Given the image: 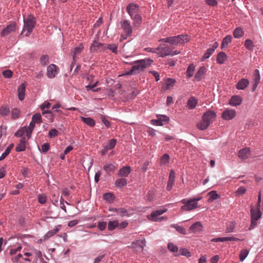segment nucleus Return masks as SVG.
<instances>
[{
    "mask_svg": "<svg viewBox=\"0 0 263 263\" xmlns=\"http://www.w3.org/2000/svg\"><path fill=\"white\" fill-rule=\"evenodd\" d=\"M216 117V113L215 111L208 110L203 114L201 120L197 123V127L200 130L206 129Z\"/></svg>",
    "mask_w": 263,
    "mask_h": 263,
    "instance_id": "f257e3e1",
    "label": "nucleus"
},
{
    "mask_svg": "<svg viewBox=\"0 0 263 263\" xmlns=\"http://www.w3.org/2000/svg\"><path fill=\"white\" fill-rule=\"evenodd\" d=\"M152 61L149 59H143L138 60L134 62L133 63L134 65L130 71H129L126 74L130 75L133 74H136L139 73L140 71H142L147 66L149 65Z\"/></svg>",
    "mask_w": 263,
    "mask_h": 263,
    "instance_id": "f03ea898",
    "label": "nucleus"
},
{
    "mask_svg": "<svg viewBox=\"0 0 263 263\" xmlns=\"http://www.w3.org/2000/svg\"><path fill=\"white\" fill-rule=\"evenodd\" d=\"M36 23L35 17L31 14L28 15L26 18H24V25L22 33L26 30L27 31L25 36H29L34 28Z\"/></svg>",
    "mask_w": 263,
    "mask_h": 263,
    "instance_id": "7ed1b4c3",
    "label": "nucleus"
},
{
    "mask_svg": "<svg viewBox=\"0 0 263 263\" xmlns=\"http://www.w3.org/2000/svg\"><path fill=\"white\" fill-rule=\"evenodd\" d=\"M157 54H158L161 57H164L167 55H173L177 54L175 51L172 50V48L171 46L168 45L167 43L160 44L158 47Z\"/></svg>",
    "mask_w": 263,
    "mask_h": 263,
    "instance_id": "20e7f679",
    "label": "nucleus"
},
{
    "mask_svg": "<svg viewBox=\"0 0 263 263\" xmlns=\"http://www.w3.org/2000/svg\"><path fill=\"white\" fill-rule=\"evenodd\" d=\"M199 198L182 200V211H191L199 208L198 201Z\"/></svg>",
    "mask_w": 263,
    "mask_h": 263,
    "instance_id": "39448f33",
    "label": "nucleus"
},
{
    "mask_svg": "<svg viewBox=\"0 0 263 263\" xmlns=\"http://www.w3.org/2000/svg\"><path fill=\"white\" fill-rule=\"evenodd\" d=\"M35 123L32 120H31V122H30L29 126L28 127H24V128H22L21 130H20L19 131L15 133V135L16 136L21 137L24 134L26 133V135L28 137V139H29L31 137L32 132L35 127Z\"/></svg>",
    "mask_w": 263,
    "mask_h": 263,
    "instance_id": "423d86ee",
    "label": "nucleus"
},
{
    "mask_svg": "<svg viewBox=\"0 0 263 263\" xmlns=\"http://www.w3.org/2000/svg\"><path fill=\"white\" fill-rule=\"evenodd\" d=\"M166 211V210L164 209H161L159 210H156L155 211H153L150 215L148 216V218L153 221H161L163 219H165L166 218L164 217H159L161 215L163 214Z\"/></svg>",
    "mask_w": 263,
    "mask_h": 263,
    "instance_id": "0eeeda50",
    "label": "nucleus"
},
{
    "mask_svg": "<svg viewBox=\"0 0 263 263\" xmlns=\"http://www.w3.org/2000/svg\"><path fill=\"white\" fill-rule=\"evenodd\" d=\"M120 24L121 28L126 34V37L123 39H126L127 37L130 36L132 34L133 30L130 22L127 20H123L121 22Z\"/></svg>",
    "mask_w": 263,
    "mask_h": 263,
    "instance_id": "6e6552de",
    "label": "nucleus"
},
{
    "mask_svg": "<svg viewBox=\"0 0 263 263\" xmlns=\"http://www.w3.org/2000/svg\"><path fill=\"white\" fill-rule=\"evenodd\" d=\"M236 116V111L232 108H227L221 114V118L224 120H231Z\"/></svg>",
    "mask_w": 263,
    "mask_h": 263,
    "instance_id": "1a4fd4ad",
    "label": "nucleus"
},
{
    "mask_svg": "<svg viewBox=\"0 0 263 263\" xmlns=\"http://www.w3.org/2000/svg\"><path fill=\"white\" fill-rule=\"evenodd\" d=\"M16 29V24L15 22H12L4 28L1 32L2 36H6L9 34L15 32Z\"/></svg>",
    "mask_w": 263,
    "mask_h": 263,
    "instance_id": "9d476101",
    "label": "nucleus"
},
{
    "mask_svg": "<svg viewBox=\"0 0 263 263\" xmlns=\"http://www.w3.org/2000/svg\"><path fill=\"white\" fill-rule=\"evenodd\" d=\"M127 11L129 14L131 18L138 14L139 12V8L138 5L134 3L129 4L127 7Z\"/></svg>",
    "mask_w": 263,
    "mask_h": 263,
    "instance_id": "9b49d317",
    "label": "nucleus"
},
{
    "mask_svg": "<svg viewBox=\"0 0 263 263\" xmlns=\"http://www.w3.org/2000/svg\"><path fill=\"white\" fill-rule=\"evenodd\" d=\"M218 43L216 42H214L211 46V47L206 50L205 53H204V54H203V56L202 57L201 60L203 61L205 59L209 58L211 57V55L213 54L215 50L218 47Z\"/></svg>",
    "mask_w": 263,
    "mask_h": 263,
    "instance_id": "f8f14e48",
    "label": "nucleus"
},
{
    "mask_svg": "<svg viewBox=\"0 0 263 263\" xmlns=\"http://www.w3.org/2000/svg\"><path fill=\"white\" fill-rule=\"evenodd\" d=\"M181 41V36L180 35L177 36H174L172 37H167L166 39H162L159 40V41L164 42L165 43H168L172 45H177Z\"/></svg>",
    "mask_w": 263,
    "mask_h": 263,
    "instance_id": "ddd939ff",
    "label": "nucleus"
},
{
    "mask_svg": "<svg viewBox=\"0 0 263 263\" xmlns=\"http://www.w3.org/2000/svg\"><path fill=\"white\" fill-rule=\"evenodd\" d=\"M251 155L250 149L249 147H245L238 152V157L242 160L248 159Z\"/></svg>",
    "mask_w": 263,
    "mask_h": 263,
    "instance_id": "4468645a",
    "label": "nucleus"
},
{
    "mask_svg": "<svg viewBox=\"0 0 263 263\" xmlns=\"http://www.w3.org/2000/svg\"><path fill=\"white\" fill-rule=\"evenodd\" d=\"M169 120L168 117L164 115L158 116V120H152V122L153 124L162 126L163 125V122H167Z\"/></svg>",
    "mask_w": 263,
    "mask_h": 263,
    "instance_id": "2eb2a0df",
    "label": "nucleus"
},
{
    "mask_svg": "<svg viewBox=\"0 0 263 263\" xmlns=\"http://www.w3.org/2000/svg\"><path fill=\"white\" fill-rule=\"evenodd\" d=\"M249 83V81L247 79H241L236 84V88L238 90H244L248 86Z\"/></svg>",
    "mask_w": 263,
    "mask_h": 263,
    "instance_id": "dca6fc26",
    "label": "nucleus"
},
{
    "mask_svg": "<svg viewBox=\"0 0 263 263\" xmlns=\"http://www.w3.org/2000/svg\"><path fill=\"white\" fill-rule=\"evenodd\" d=\"M57 68L54 64H51L47 67V75L49 78L52 79L55 77L57 73Z\"/></svg>",
    "mask_w": 263,
    "mask_h": 263,
    "instance_id": "f3484780",
    "label": "nucleus"
},
{
    "mask_svg": "<svg viewBox=\"0 0 263 263\" xmlns=\"http://www.w3.org/2000/svg\"><path fill=\"white\" fill-rule=\"evenodd\" d=\"M131 172V167L129 166H125L121 168L118 173V175L120 177H126Z\"/></svg>",
    "mask_w": 263,
    "mask_h": 263,
    "instance_id": "a211bd4d",
    "label": "nucleus"
},
{
    "mask_svg": "<svg viewBox=\"0 0 263 263\" xmlns=\"http://www.w3.org/2000/svg\"><path fill=\"white\" fill-rule=\"evenodd\" d=\"M242 101V98L239 96H234L230 99L229 103L232 106H237L241 103Z\"/></svg>",
    "mask_w": 263,
    "mask_h": 263,
    "instance_id": "6ab92c4d",
    "label": "nucleus"
},
{
    "mask_svg": "<svg viewBox=\"0 0 263 263\" xmlns=\"http://www.w3.org/2000/svg\"><path fill=\"white\" fill-rule=\"evenodd\" d=\"M251 219L258 220L261 217V212L258 207L251 209Z\"/></svg>",
    "mask_w": 263,
    "mask_h": 263,
    "instance_id": "aec40b11",
    "label": "nucleus"
},
{
    "mask_svg": "<svg viewBox=\"0 0 263 263\" xmlns=\"http://www.w3.org/2000/svg\"><path fill=\"white\" fill-rule=\"evenodd\" d=\"M202 228V223L200 222L197 221L190 227V230L192 232L195 233L201 232Z\"/></svg>",
    "mask_w": 263,
    "mask_h": 263,
    "instance_id": "412c9836",
    "label": "nucleus"
},
{
    "mask_svg": "<svg viewBox=\"0 0 263 263\" xmlns=\"http://www.w3.org/2000/svg\"><path fill=\"white\" fill-rule=\"evenodd\" d=\"M197 103L198 100L194 97H192L188 99L186 106L189 109H193L196 107Z\"/></svg>",
    "mask_w": 263,
    "mask_h": 263,
    "instance_id": "4be33fe9",
    "label": "nucleus"
},
{
    "mask_svg": "<svg viewBox=\"0 0 263 263\" xmlns=\"http://www.w3.org/2000/svg\"><path fill=\"white\" fill-rule=\"evenodd\" d=\"M239 239L237 238H235L233 236L229 237H218V238H214L211 239V241L212 242H218V241H237Z\"/></svg>",
    "mask_w": 263,
    "mask_h": 263,
    "instance_id": "5701e85b",
    "label": "nucleus"
},
{
    "mask_svg": "<svg viewBox=\"0 0 263 263\" xmlns=\"http://www.w3.org/2000/svg\"><path fill=\"white\" fill-rule=\"evenodd\" d=\"M25 84L22 83L17 89L18 99L21 101H23L25 98Z\"/></svg>",
    "mask_w": 263,
    "mask_h": 263,
    "instance_id": "b1692460",
    "label": "nucleus"
},
{
    "mask_svg": "<svg viewBox=\"0 0 263 263\" xmlns=\"http://www.w3.org/2000/svg\"><path fill=\"white\" fill-rule=\"evenodd\" d=\"M206 71V69L205 67L202 66L200 67L195 74V79L196 80L198 81H200Z\"/></svg>",
    "mask_w": 263,
    "mask_h": 263,
    "instance_id": "393cba45",
    "label": "nucleus"
},
{
    "mask_svg": "<svg viewBox=\"0 0 263 263\" xmlns=\"http://www.w3.org/2000/svg\"><path fill=\"white\" fill-rule=\"evenodd\" d=\"M26 139L25 137H22L20 140L19 144L16 147V152H22L26 149Z\"/></svg>",
    "mask_w": 263,
    "mask_h": 263,
    "instance_id": "a878e982",
    "label": "nucleus"
},
{
    "mask_svg": "<svg viewBox=\"0 0 263 263\" xmlns=\"http://www.w3.org/2000/svg\"><path fill=\"white\" fill-rule=\"evenodd\" d=\"M260 79V77L259 74V71L258 70L256 69L254 73V78H253V82H254V86H253V90H254L258 84L259 83Z\"/></svg>",
    "mask_w": 263,
    "mask_h": 263,
    "instance_id": "bb28decb",
    "label": "nucleus"
},
{
    "mask_svg": "<svg viewBox=\"0 0 263 263\" xmlns=\"http://www.w3.org/2000/svg\"><path fill=\"white\" fill-rule=\"evenodd\" d=\"M175 82V81L174 80L170 78L167 79L166 80L165 84L162 86V89L164 91L170 89L171 88V87H172L174 85Z\"/></svg>",
    "mask_w": 263,
    "mask_h": 263,
    "instance_id": "cd10ccee",
    "label": "nucleus"
},
{
    "mask_svg": "<svg viewBox=\"0 0 263 263\" xmlns=\"http://www.w3.org/2000/svg\"><path fill=\"white\" fill-rule=\"evenodd\" d=\"M105 45L98 43L96 41H94L90 47V50L91 51H95L98 48H101L104 50V46Z\"/></svg>",
    "mask_w": 263,
    "mask_h": 263,
    "instance_id": "c85d7f7f",
    "label": "nucleus"
},
{
    "mask_svg": "<svg viewBox=\"0 0 263 263\" xmlns=\"http://www.w3.org/2000/svg\"><path fill=\"white\" fill-rule=\"evenodd\" d=\"M227 59V55L224 52H219L217 56V62L220 64H222Z\"/></svg>",
    "mask_w": 263,
    "mask_h": 263,
    "instance_id": "c756f323",
    "label": "nucleus"
},
{
    "mask_svg": "<svg viewBox=\"0 0 263 263\" xmlns=\"http://www.w3.org/2000/svg\"><path fill=\"white\" fill-rule=\"evenodd\" d=\"M61 225H58L55 227L54 230H50L48 231L44 236V239H48L50 237L53 236L55 234L58 233L59 231L60 228H61Z\"/></svg>",
    "mask_w": 263,
    "mask_h": 263,
    "instance_id": "7c9ffc66",
    "label": "nucleus"
},
{
    "mask_svg": "<svg viewBox=\"0 0 263 263\" xmlns=\"http://www.w3.org/2000/svg\"><path fill=\"white\" fill-rule=\"evenodd\" d=\"M127 179L124 178H121L116 180L115 185L117 187L121 188L126 185Z\"/></svg>",
    "mask_w": 263,
    "mask_h": 263,
    "instance_id": "2f4dec72",
    "label": "nucleus"
},
{
    "mask_svg": "<svg viewBox=\"0 0 263 263\" xmlns=\"http://www.w3.org/2000/svg\"><path fill=\"white\" fill-rule=\"evenodd\" d=\"M244 31L242 28L237 27L233 31L234 37L236 39H239L243 36Z\"/></svg>",
    "mask_w": 263,
    "mask_h": 263,
    "instance_id": "473e14b6",
    "label": "nucleus"
},
{
    "mask_svg": "<svg viewBox=\"0 0 263 263\" xmlns=\"http://www.w3.org/2000/svg\"><path fill=\"white\" fill-rule=\"evenodd\" d=\"M117 168V166H116L112 163H107L103 166L104 170L106 173L113 172Z\"/></svg>",
    "mask_w": 263,
    "mask_h": 263,
    "instance_id": "72a5a7b5",
    "label": "nucleus"
},
{
    "mask_svg": "<svg viewBox=\"0 0 263 263\" xmlns=\"http://www.w3.org/2000/svg\"><path fill=\"white\" fill-rule=\"evenodd\" d=\"M232 37L231 35H227L222 40L221 48L222 49L225 48L231 42Z\"/></svg>",
    "mask_w": 263,
    "mask_h": 263,
    "instance_id": "f704fd0d",
    "label": "nucleus"
},
{
    "mask_svg": "<svg viewBox=\"0 0 263 263\" xmlns=\"http://www.w3.org/2000/svg\"><path fill=\"white\" fill-rule=\"evenodd\" d=\"M99 83V81H97L94 82L93 84H89L88 85L86 86L85 87L86 88V90L87 91L92 90L93 92H98L101 90L100 88H95V87L97 86L98 84Z\"/></svg>",
    "mask_w": 263,
    "mask_h": 263,
    "instance_id": "c9c22d12",
    "label": "nucleus"
},
{
    "mask_svg": "<svg viewBox=\"0 0 263 263\" xmlns=\"http://www.w3.org/2000/svg\"><path fill=\"white\" fill-rule=\"evenodd\" d=\"M145 242L146 241L145 239L138 240L135 242H133L132 244L131 247L134 248H136L137 246H138L141 249V250H142L143 249V246L145 245Z\"/></svg>",
    "mask_w": 263,
    "mask_h": 263,
    "instance_id": "e433bc0d",
    "label": "nucleus"
},
{
    "mask_svg": "<svg viewBox=\"0 0 263 263\" xmlns=\"http://www.w3.org/2000/svg\"><path fill=\"white\" fill-rule=\"evenodd\" d=\"M103 199L109 203H111L115 199V196L112 193H106L103 195Z\"/></svg>",
    "mask_w": 263,
    "mask_h": 263,
    "instance_id": "4c0bfd02",
    "label": "nucleus"
},
{
    "mask_svg": "<svg viewBox=\"0 0 263 263\" xmlns=\"http://www.w3.org/2000/svg\"><path fill=\"white\" fill-rule=\"evenodd\" d=\"M134 21V25L135 27H138L142 22V17L139 14H136L135 15L133 18H132Z\"/></svg>",
    "mask_w": 263,
    "mask_h": 263,
    "instance_id": "58836bf2",
    "label": "nucleus"
},
{
    "mask_svg": "<svg viewBox=\"0 0 263 263\" xmlns=\"http://www.w3.org/2000/svg\"><path fill=\"white\" fill-rule=\"evenodd\" d=\"M84 48V46L82 44H80L78 47H76L74 49L73 51V61H74L75 59L76 58L77 56L79 55L82 50Z\"/></svg>",
    "mask_w": 263,
    "mask_h": 263,
    "instance_id": "ea45409f",
    "label": "nucleus"
},
{
    "mask_svg": "<svg viewBox=\"0 0 263 263\" xmlns=\"http://www.w3.org/2000/svg\"><path fill=\"white\" fill-rule=\"evenodd\" d=\"M245 46L249 50L253 51L255 46L253 42L251 40L247 39L245 42Z\"/></svg>",
    "mask_w": 263,
    "mask_h": 263,
    "instance_id": "a19ab883",
    "label": "nucleus"
},
{
    "mask_svg": "<svg viewBox=\"0 0 263 263\" xmlns=\"http://www.w3.org/2000/svg\"><path fill=\"white\" fill-rule=\"evenodd\" d=\"M249 253V250L248 249H243L239 253V259L241 261H243L246 257L248 256Z\"/></svg>",
    "mask_w": 263,
    "mask_h": 263,
    "instance_id": "79ce46f5",
    "label": "nucleus"
},
{
    "mask_svg": "<svg viewBox=\"0 0 263 263\" xmlns=\"http://www.w3.org/2000/svg\"><path fill=\"white\" fill-rule=\"evenodd\" d=\"M82 120L88 125L93 127L95 125V121L90 118L81 117Z\"/></svg>",
    "mask_w": 263,
    "mask_h": 263,
    "instance_id": "37998d69",
    "label": "nucleus"
},
{
    "mask_svg": "<svg viewBox=\"0 0 263 263\" xmlns=\"http://www.w3.org/2000/svg\"><path fill=\"white\" fill-rule=\"evenodd\" d=\"M117 48L118 45L116 44H107L105 45L104 46V50L106 49H108L111 50L113 53H117Z\"/></svg>",
    "mask_w": 263,
    "mask_h": 263,
    "instance_id": "c03bdc74",
    "label": "nucleus"
},
{
    "mask_svg": "<svg viewBox=\"0 0 263 263\" xmlns=\"http://www.w3.org/2000/svg\"><path fill=\"white\" fill-rule=\"evenodd\" d=\"M209 196H210L209 199V201L212 202L214 200L219 198V195L217 194L216 191H211L208 194Z\"/></svg>",
    "mask_w": 263,
    "mask_h": 263,
    "instance_id": "a18cd8bd",
    "label": "nucleus"
},
{
    "mask_svg": "<svg viewBox=\"0 0 263 263\" xmlns=\"http://www.w3.org/2000/svg\"><path fill=\"white\" fill-rule=\"evenodd\" d=\"M119 226L118 220L110 221L108 222V229L110 231L114 230Z\"/></svg>",
    "mask_w": 263,
    "mask_h": 263,
    "instance_id": "49530a36",
    "label": "nucleus"
},
{
    "mask_svg": "<svg viewBox=\"0 0 263 263\" xmlns=\"http://www.w3.org/2000/svg\"><path fill=\"white\" fill-rule=\"evenodd\" d=\"M195 71V66L193 64L189 65L186 71V76L190 78L193 76Z\"/></svg>",
    "mask_w": 263,
    "mask_h": 263,
    "instance_id": "de8ad7c7",
    "label": "nucleus"
},
{
    "mask_svg": "<svg viewBox=\"0 0 263 263\" xmlns=\"http://www.w3.org/2000/svg\"><path fill=\"white\" fill-rule=\"evenodd\" d=\"M170 160L169 155L167 154H164L160 158V164L165 165L168 163Z\"/></svg>",
    "mask_w": 263,
    "mask_h": 263,
    "instance_id": "09e8293b",
    "label": "nucleus"
},
{
    "mask_svg": "<svg viewBox=\"0 0 263 263\" xmlns=\"http://www.w3.org/2000/svg\"><path fill=\"white\" fill-rule=\"evenodd\" d=\"M38 201L40 203L43 204L47 201V196L44 194H40L37 196Z\"/></svg>",
    "mask_w": 263,
    "mask_h": 263,
    "instance_id": "8fccbe9b",
    "label": "nucleus"
},
{
    "mask_svg": "<svg viewBox=\"0 0 263 263\" xmlns=\"http://www.w3.org/2000/svg\"><path fill=\"white\" fill-rule=\"evenodd\" d=\"M32 120L35 123L42 122V117L40 114H35L32 117Z\"/></svg>",
    "mask_w": 263,
    "mask_h": 263,
    "instance_id": "3c124183",
    "label": "nucleus"
},
{
    "mask_svg": "<svg viewBox=\"0 0 263 263\" xmlns=\"http://www.w3.org/2000/svg\"><path fill=\"white\" fill-rule=\"evenodd\" d=\"M9 108L6 106H3L0 109V114L2 116L7 115L9 113Z\"/></svg>",
    "mask_w": 263,
    "mask_h": 263,
    "instance_id": "603ef678",
    "label": "nucleus"
},
{
    "mask_svg": "<svg viewBox=\"0 0 263 263\" xmlns=\"http://www.w3.org/2000/svg\"><path fill=\"white\" fill-rule=\"evenodd\" d=\"M49 57L47 55H42L40 58V62L42 65H46L48 63Z\"/></svg>",
    "mask_w": 263,
    "mask_h": 263,
    "instance_id": "864d4df0",
    "label": "nucleus"
},
{
    "mask_svg": "<svg viewBox=\"0 0 263 263\" xmlns=\"http://www.w3.org/2000/svg\"><path fill=\"white\" fill-rule=\"evenodd\" d=\"M168 250L172 252H177L178 250L177 246L174 245L173 243L170 242L167 245Z\"/></svg>",
    "mask_w": 263,
    "mask_h": 263,
    "instance_id": "5fc2aeb1",
    "label": "nucleus"
},
{
    "mask_svg": "<svg viewBox=\"0 0 263 263\" xmlns=\"http://www.w3.org/2000/svg\"><path fill=\"white\" fill-rule=\"evenodd\" d=\"M247 190L244 186H240L236 191L235 193L237 196L243 195L246 193Z\"/></svg>",
    "mask_w": 263,
    "mask_h": 263,
    "instance_id": "6e6d98bb",
    "label": "nucleus"
},
{
    "mask_svg": "<svg viewBox=\"0 0 263 263\" xmlns=\"http://www.w3.org/2000/svg\"><path fill=\"white\" fill-rule=\"evenodd\" d=\"M115 211H116L118 214H120L121 216H125L127 214V211L124 208L115 209Z\"/></svg>",
    "mask_w": 263,
    "mask_h": 263,
    "instance_id": "4d7b16f0",
    "label": "nucleus"
},
{
    "mask_svg": "<svg viewBox=\"0 0 263 263\" xmlns=\"http://www.w3.org/2000/svg\"><path fill=\"white\" fill-rule=\"evenodd\" d=\"M31 250L32 251V255H34L36 259L38 258H40L42 257V253L41 251L35 249H32Z\"/></svg>",
    "mask_w": 263,
    "mask_h": 263,
    "instance_id": "13d9d810",
    "label": "nucleus"
},
{
    "mask_svg": "<svg viewBox=\"0 0 263 263\" xmlns=\"http://www.w3.org/2000/svg\"><path fill=\"white\" fill-rule=\"evenodd\" d=\"M116 143H117L116 140H115L114 139H112L109 141L108 144H107L106 146L109 149H111L114 148V147L115 146V145L116 144Z\"/></svg>",
    "mask_w": 263,
    "mask_h": 263,
    "instance_id": "bf43d9fd",
    "label": "nucleus"
},
{
    "mask_svg": "<svg viewBox=\"0 0 263 263\" xmlns=\"http://www.w3.org/2000/svg\"><path fill=\"white\" fill-rule=\"evenodd\" d=\"M13 72L10 70H6L3 72V76L6 78H10L12 76Z\"/></svg>",
    "mask_w": 263,
    "mask_h": 263,
    "instance_id": "052dcab7",
    "label": "nucleus"
},
{
    "mask_svg": "<svg viewBox=\"0 0 263 263\" xmlns=\"http://www.w3.org/2000/svg\"><path fill=\"white\" fill-rule=\"evenodd\" d=\"M107 226L106 222H99L98 224V228L101 231L104 230Z\"/></svg>",
    "mask_w": 263,
    "mask_h": 263,
    "instance_id": "680f3d73",
    "label": "nucleus"
},
{
    "mask_svg": "<svg viewBox=\"0 0 263 263\" xmlns=\"http://www.w3.org/2000/svg\"><path fill=\"white\" fill-rule=\"evenodd\" d=\"M20 111L17 108H14L11 111L12 117L14 119L17 118L19 116Z\"/></svg>",
    "mask_w": 263,
    "mask_h": 263,
    "instance_id": "e2e57ef3",
    "label": "nucleus"
},
{
    "mask_svg": "<svg viewBox=\"0 0 263 263\" xmlns=\"http://www.w3.org/2000/svg\"><path fill=\"white\" fill-rule=\"evenodd\" d=\"M182 255L190 257L192 256V254L187 249H182Z\"/></svg>",
    "mask_w": 263,
    "mask_h": 263,
    "instance_id": "0e129e2a",
    "label": "nucleus"
},
{
    "mask_svg": "<svg viewBox=\"0 0 263 263\" xmlns=\"http://www.w3.org/2000/svg\"><path fill=\"white\" fill-rule=\"evenodd\" d=\"M50 145L48 143H44L42 146V151L43 153H46L49 149Z\"/></svg>",
    "mask_w": 263,
    "mask_h": 263,
    "instance_id": "69168bd1",
    "label": "nucleus"
},
{
    "mask_svg": "<svg viewBox=\"0 0 263 263\" xmlns=\"http://www.w3.org/2000/svg\"><path fill=\"white\" fill-rule=\"evenodd\" d=\"M58 131L55 129H52L49 132V136L50 137H55L58 135Z\"/></svg>",
    "mask_w": 263,
    "mask_h": 263,
    "instance_id": "338daca9",
    "label": "nucleus"
},
{
    "mask_svg": "<svg viewBox=\"0 0 263 263\" xmlns=\"http://www.w3.org/2000/svg\"><path fill=\"white\" fill-rule=\"evenodd\" d=\"M235 227V224L234 222H231L229 226L227 228V232L230 233L233 231Z\"/></svg>",
    "mask_w": 263,
    "mask_h": 263,
    "instance_id": "774afa93",
    "label": "nucleus"
}]
</instances>
